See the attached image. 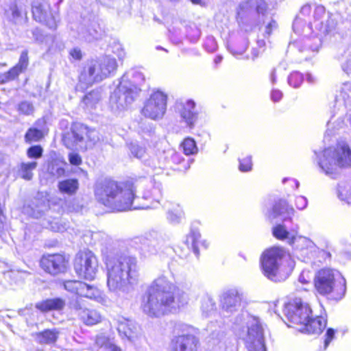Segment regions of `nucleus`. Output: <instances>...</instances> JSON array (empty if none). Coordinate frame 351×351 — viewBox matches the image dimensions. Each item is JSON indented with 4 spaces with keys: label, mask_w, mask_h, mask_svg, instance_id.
Wrapping results in <instances>:
<instances>
[{
    "label": "nucleus",
    "mask_w": 351,
    "mask_h": 351,
    "mask_svg": "<svg viewBox=\"0 0 351 351\" xmlns=\"http://www.w3.org/2000/svg\"><path fill=\"white\" fill-rule=\"evenodd\" d=\"M65 306V302L61 298L48 299L36 304V307L41 311L45 312L52 310H62Z\"/></svg>",
    "instance_id": "nucleus-27"
},
{
    "label": "nucleus",
    "mask_w": 351,
    "mask_h": 351,
    "mask_svg": "<svg viewBox=\"0 0 351 351\" xmlns=\"http://www.w3.org/2000/svg\"><path fill=\"white\" fill-rule=\"evenodd\" d=\"M267 23V25L265 27L263 35L267 37L271 34L273 29L277 27V23L271 18L268 19V21H263V23Z\"/></svg>",
    "instance_id": "nucleus-52"
},
{
    "label": "nucleus",
    "mask_w": 351,
    "mask_h": 351,
    "mask_svg": "<svg viewBox=\"0 0 351 351\" xmlns=\"http://www.w3.org/2000/svg\"><path fill=\"white\" fill-rule=\"evenodd\" d=\"M167 95L162 91L154 92L145 102L142 114L152 120L163 117L167 110Z\"/></svg>",
    "instance_id": "nucleus-13"
},
{
    "label": "nucleus",
    "mask_w": 351,
    "mask_h": 351,
    "mask_svg": "<svg viewBox=\"0 0 351 351\" xmlns=\"http://www.w3.org/2000/svg\"><path fill=\"white\" fill-rule=\"evenodd\" d=\"M101 99V94L99 90H93L83 98V103L90 109L95 108L96 105Z\"/></svg>",
    "instance_id": "nucleus-35"
},
{
    "label": "nucleus",
    "mask_w": 351,
    "mask_h": 351,
    "mask_svg": "<svg viewBox=\"0 0 351 351\" xmlns=\"http://www.w3.org/2000/svg\"><path fill=\"white\" fill-rule=\"evenodd\" d=\"M58 188L62 193L72 195L77 193L79 182L75 178L66 179L58 182Z\"/></svg>",
    "instance_id": "nucleus-30"
},
{
    "label": "nucleus",
    "mask_w": 351,
    "mask_h": 351,
    "mask_svg": "<svg viewBox=\"0 0 351 351\" xmlns=\"http://www.w3.org/2000/svg\"><path fill=\"white\" fill-rule=\"evenodd\" d=\"M78 311L80 319L87 326H93L101 322L102 316L99 312L95 309L82 308L79 304L74 306Z\"/></svg>",
    "instance_id": "nucleus-22"
},
{
    "label": "nucleus",
    "mask_w": 351,
    "mask_h": 351,
    "mask_svg": "<svg viewBox=\"0 0 351 351\" xmlns=\"http://www.w3.org/2000/svg\"><path fill=\"white\" fill-rule=\"evenodd\" d=\"M176 112L188 126L192 128L197 120L195 104L193 100L178 101L176 104Z\"/></svg>",
    "instance_id": "nucleus-21"
},
{
    "label": "nucleus",
    "mask_w": 351,
    "mask_h": 351,
    "mask_svg": "<svg viewBox=\"0 0 351 351\" xmlns=\"http://www.w3.org/2000/svg\"><path fill=\"white\" fill-rule=\"evenodd\" d=\"M314 287L319 295L332 300H339L346 294V281L339 271L323 268L315 275Z\"/></svg>",
    "instance_id": "nucleus-5"
},
{
    "label": "nucleus",
    "mask_w": 351,
    "mask_h": 351,
    "mask_svg": "<svg viewBox=\"0 0 351 351\" xmlns=\"http://www.w3.org/2000/svg\"><path fill=\"white\" fill-rule=\"evenodd\" d=\"M69 160L72 165L78 166L82 164V158L78 154L71 152L69 154Z\"/></svg>",
    "instance_id": "nucleus-55"
},
{
    "label": "nucleus",
    "mask_w": 351,
    "mask_h": 351,
    "mask_svg": "<svg viewBox=\"0 0 351 351\" xmlns=\"http://www.w3.org/2000/svg\"><path fill=\"white\" fill-rule=\"evenodd\" d=\"M128 74H125L119 86L114 90L110 97V106L114 113L126 110L137 97L139 89L134 84L127 85Z\"/></svg>",
    "instance_id": "nucleus-10"
},
{
    "label": "nucleus",
    "mask_w": 351,
    "mask_h": 351,
    "mask_svg": "<svg viewBox=\"0 0 351 351\" xmlns=\"http://www.w3.org/2000/svg\"><path fill=\"white\" fill-rule=\"evenodd\" d=\"M27 154L30 158H40L43 154V149L40 145L32 146L27 149Z\"/></svg>",
    "instance_id": "nucleus-50"
},
{
    "label": "nucleus",
    "mask_w": 351,
    "mask_h": 351,
    "mask_svg": "<svg viewBox=\"0 0 351 351\" xmlns=\"http://www.w3.org/2000/svg\"><path fill=\"white\" fill-rule=\"evenodd\" d=\"M43 132L36 128H29L25 134V139L26 142H37L43 138Z\"/></svg>",
    "instance_id": "nucleus-40"
},
{
    "label": "nucleus",
    "mask_w": 351,
    "mask_h": 351,
    "mask_svg": "<svg viewBox=\"0 0 351 351\" xmlns=\"http://www.w3.org/2000/svg\"><path fill=\"white\" fill-rule=\"evenodd\" d=\"M34 39L37 42H43V35L38 28H35L32 31Z\"/></svg>",
    "instance_id": "nucleus-59"
},
{
    "label": "nucleus",
    "mask_w": 351,
    "mask_h": 351,
    "mask_svg": "<svg viewBox=\"0 0 351 351\" xmlns=\"http://www.w3.org/2000/svg\"><path fill=\"white\" fill-rule=\"evenodd\" d=\"M239 169L242 172H247L252 169V162L251 156H247L239 160Z\"/></svg>",
    "instance_id": "nucleus-49"
},
{
    "label": "nucleus",
    "mask_w": 351,
    "mask_h": 351,
    "mask_svg": "<svg viewBox=\"0 0 351 351\" xmlns=\"http://www.w3.org/2000/svg\"><path fill=\"white\" fill-rule=\"evenodd\" d=\"M343 69L347 73L351 71V53L349 54L346 62L343 64Z\"/></svg>",
    "instance_id": "nucleus-60"
},
{
    "label": "nucleus",
    "mask_w": 351,
    "mask_h": 351,
    "mask_svg": "<svg viewBox=\"0 0 351 351\" xmlns=\"http://www.w3.org/2000/svg\"><path fill=\"white\" fill-rule=\"evenodd\" d=\"M74 269L80 277L89 280H93L98 269V261L95 255L88 250L79 252L75 258Z\"/></svg>",
    "instance_id": "nucleus-12"
},
{
    "label": "nucleus",
    "mask_w": 351,
    "mask_h": 351,
    "mask_svg": "<svg viewBox=\"0 0 351 351\" xmlns=\"http://www.w3.org/2000/svg\"><path fill=\"white\" fill-rule=\"evenodd\" d=\"M96 199L105 206L117 211L130 209L156 208L159 200L148 204H140V197H134V186L130 183H119L105 179L98 181L95 186Z\"/></svg>",
    "instance_id": "nucleus-2"
},
{
    "label": "nucleus",
    "mask_w": 351,
    "mask_h": 351,
    "mask_svg": "<svg viewBox=\"0 0 351 351\" xmlns=\"http://www.w3.org/2000/svg\"><path fill=\"white\" fill-rule=\"evenodd\" d=\"M129 149L131 155L134 157L143 160L148 166H155L154 162L148 159V154L145 147L136 143H132L129 145Z\"/></svg>",
    "instance_id": "nucleus-28"
},
{
    "label": "nucleus",
    "mask_w": 351,
    "mask_h": 351,
    "mask_svg": "<svg viewBox=\"0 0 351 351\" xmlns=\"http://www.w3.org/2000/svg\"><path fill=\"white\" fill-rule=\"evenodd\" d=\"M40 266L45 271L56 275L64 271L66 263L64 257L61 254H47L42 257Z\"/></svg>",
    "instance_id": "nucleus-19"
},
{
    "label": "nucleus",
    "mask_w": 351,
    "mask_h": 351,
    "mask_svg": "<svg viewBox=\"0 0 351 351\" xmlns=\"http://www.w3.org/2000/svg\"><path fill=\"white\" fill-rule=\"evenodd\" d=\"M201 238V234L199 231L193 230L190 234L187 236L186 243L189 246L191 245L194 251L197 252L198 244Z\"/></svg>",
    "instance_id": "nucleus-39"
},
{
    "label": "nucleus",
    "mask_w": 351,
    "mask_h": 351,
    "mask_svg": "<svg viewBox=\"0 0 351 351\" xmlns=\"http://www.w3.org/2000/svg\"><path fill=\"white\" fill-rule=\"evenodd\" d=\"M294 209L289 206L285 200L280 199L276 202L273 206L271 212L269 215V217L271 219H276L278 217H281L283 220V224H278L274 226L272 229V233L274 237L279 240L291 239L289 237V232L287 230V226L285 224L286 222L291 219V217L293 215Z\"/></svg>",
    "instance_id": "nucleus-11"
},
{
    "label": "nucleus",
    "mask_w": 351,
    "mask_h": 351,
    "mask_svg": "<svg viewBox=\"0 0 351 351\" xmlns=\"http://www.w3.org/2000/svg\"><path fill=\"white\" fill-rule=\"evenodd\" d=\"M282 97V93L280 90L273 89L271 93V99L274 102L279 101Z\"/></svg>",
    "instance_id": "nucleus-58"
},
{
    "label": "nucleus",
    "mask_w": 351,
    "mask_h": 351,
    "mask_svg": "<svg viewBox=\"0 0 351 351\" xmlns=\"http://www.w3.org/2000/svg\"><path fill=\"white\" fill-rule=\"evenodd\" d=\"M198 340L193 335H182L176 338V351H197Z\"/></svg>",
    "instance_id": "nucleus-23"
},
{
    "label": "nucleus",
    "mask_w": 351,
    "mask_h": 351,
    "mask_svg": "<svg viewBox=\"0 0 351 351\" xmlns=\"http://www.w3.org/2000/svg\"><path fill=\"white\" fill-rule=\"evenodd\" d=\"M245 342L248 351H267L263 330L257 319H254L249 325Z\"/></svg>",
    "instance_id": "nucleus-15"
},
{
    "label": "nucleus",
    "mask_w": 351,
    "mask_h": 351,
    "mask_svg": "<svg viewBox=\"0 0 351 351\" xmlns=\"http://www.w3.org/2000/svg\"><path fill=\"white\" fill-rule=\"evenodd\" d=\"M99 140L97 131L82 123H75L70 132L63 136L64 145L70 149L85 151Z\"/></svg>",
    "instance_id": "nucleus-9"
},
{
    "label": "nucleus",
    "mask_w": 351,
    "mask_h": 351,
    "mask_svg": "<svg viewBox=\"0 0 351 351\" xmlns=\"http://www.w3.org/2000/svg\"><path fill=\"white\" fill-rule=\"evenodd\" d=\"M136 243L139 244L138 250L142 256L149 258L159 253L164 252L165 246L161 241L149 240L147 238H137Z\"/></svg>",
    "instance_id": "nucleus-20"
},
{
    "label": "nucleus",
    "mask_w": 351,
    "mask_h": 351,
    "mask_svg": "<svg viewBox=\"0 0 351 351\" xmlns=\"http://www.w3.org/2000/svg\"><path fill=\"white\" fill-rule=\"evenodd\" d=\"M284 313L290 322L304 326L311 318L312 310L308 303L296 298L285 306Z\"/></svg>",
    "instance_id": "nucleus-14"
},
{
    "label": "nucleus",
    "mask_w": 351,
    "mask_h": 351,
    "mask_svg": "<svg viewBox=\"0 0 351 351\" xmlns=\"http://www.w3.org/2000/svg\"><path fill=\"white\" fill-rule=\"evenodd\" d=\"M183 152L186 155H192L197 152V147L195 141L191 138H186L181 145Z\"/></svg>",
    "instance_id": "nucleus-37"
},
{
    "label": "nucleus",
    "mask_w": 351,
    "mask_h": 351,
    "mask_svg": "<svg viewBox=\"0 0 351 351\" xmlns=\"http://www.w3.org/2000/svg\"><path fill=\"white\" fill-rule=\"evenodd\" d=\"M311 10V6L309 5H304L301 8L300 14L303 15V16L308 15V14H310Z\"/></svg>",
    "instance_id": "nucleus-63"
},
{
    "label": "nucleus",
    "mask_w": 351,
    "mask_h": 351,
    "mask_svg": "<svg viewBox=\"0 0 351 351\" xmlns=\"http://www.w3.org/2000/svg\"><path fill=\"white\" fill-rule=\"evenodd\" d=\"M303 80V75L300 73L293 72L289 75L288 78V83L290 86L294 88H298L300 86Z\"/></svg>",
    "instance_id": "nucleus-47"
},
{
    "label": "nucleus",
    "mask_w": 351,
    "mask_h": 351,
    "mask_svg": "<svg viewBox=\"0 0 351 351\" xmlns=\"http://www.w3.org/2000/svg\"><path fill=\"white\" fill-rule=\"evenodd\" d=\"M19 74L20 73L16 70V69L12 67L8 72L0 74V83L5 84L7 82L12 81L17 78Z\"/></svg>",
    "instance_id": "nucleus-45"
},
{
    "label": "nucleus",
    "mask_w": 351,
    "mask_h": 351,
    "mask_svg": "<svg viewBox=\"0 0 351 351\" xmlns=\"http://www.w3.org/2000/svg\"><path fill=\"white\" fill-rule=\"evenodd\" d=\"M80 296L93 300L99 303L104 304L106 302L105 295L99 289L84 282Z\"/></svg>",
    "instance_id": "nucleus-24"
},
{
    "label": "nucleus",
    "mask_w": 351,
    "mask_h": 351,
    "mask_svg": "<svg viewBox=\"0 0 351 351\" xmlns=\"http://www.w3.org/2000/svg\"><path fill=\"white\" fill-rule=\"evenodd\" d=\"M307 199L304 196H298L295 199V206L300 209H304L307 206Z\"/></svg>",
    "instance_id": "nucleus-56"
},
{
    "label": "nucleus",
    "mask_w": 351,
    "mask_h": 351,
    "mask_svg": "<svg viewBox=\"0 0 351 351\" xmlns=\"http://www.w3.org/2000/svg\"><path fill=\"white\" fill-rule=\"evenodd\" d=\"M285 256V252L280 247L265 251L261 259L264 276L276 282L285 281L290 275V271L285 269L282 265Z\"/></svg>",
    "instance_id": "nucleus-8"
},
{
    "label": "nucleus",
    "mask_w": 351,
    "mask_h": 351,
    "mask_svg": "<svg viewBox=\"0 0 351 351\" xmlns=\"http://www.w3.org/2000/svg\"><path fill=\"white\" fill-rule=\"evenodd\" d=\"M117 67L115 58L110 56L88 62L80 73L76 89L83 91L93 84L101 82L110 76Z\"/></svg>",
    "instance_id": "nucleus-6"
},
{
    "label": "nucleus",
    "mask_w": 351,
    "mask_h": 351,
    "mask_svg": "<svg viewBox=\"0 0 351 351\" xmlns=\"http://www.w3.org/2000/svg\"><path fill=\"white\" fill-rule=\"evenodd\" d=\"M58 332L56 329H47L34 335L35 341L40 344H50L57 340Z\"/></svg>",
    "instance_id": "nucleus-29"
},
{
    "label": "nucleus",
    "mask_w": 351,
    "mask_h": 351,
    "mask_svg": "<svg viewBox=\"0 0 351 351\" xmlns=\"http://www.w3.org/2000/svg\"><path fill=\"white\" fill-rule=\"evenodd\" d=\"M36 167V162H21L19 167V173L22 178L26 180H30L33 176L32 171L34 170Z\"/></svg>",
    "instance_id": "nucleus-32"
},
{
    "label": "nucleus",
    "mask_w": 351,
    "mask_h": 351,
    "mask_svg": "<svg viewBox=\"0 0 351 351\" xmlns=\"http://www.w3.org/2000/svg\"><path fill=\"white\" fill-rule=\"evenodd\" d=\"M113 53L117 56L119 60H123L125 58L126 53L123 46L119 44H114L113 46Z\"/></svg>",
    "instance_id": "nucleus-54"
},
{
    "label": "nucleus",
    "mask_w": 351,
    "mask_h": 351,
    "mask_svg": "<svg viewBox=\"0 0 351 351\" xmlns=\"http://www.w3.org/2000/svg\"><path fill=\"white\" fill-rule=\"evenodd\" d=\"M8 17L15 23L22 21V12L16 4H12L6 12Z\"/></svg>",
    "instance_id": "nucleus-38"
},
{
    "label": "nucleus",
    "mask_w": 351,
    "mask_h": 351,
    "mask_svg": "<svg viewBox=\"0 0 351 351\" xmlns=\"http://www.w3.org/2000/svg\"><path fill=\"white\" fill-rule=\"evenodd\" d=\"M317 155V164L326 175L332 176L340 168L351 167V149L347 144L325 149Z\"/></svg>",
    "instance_id": "nucleus-7"
},
{
    "label": "nucleus",
    "mask_w": 351,
    "mask_h": 351,
    "mask_svg": "<svg viewBox=\"0 0 351 351\" xmlns=\"http://www.w3.org/2000/svg\"><path fill=\"white\" fill-rule=\"evenodd\" d=\"M189 302V294L175 285L165 276L155 279L147 288L141 308L149 317H159L168 313H176Z\"/></svg>",
    "instance_id": "nucleus-1"
},
{
    "label": "nucleus",
    "mask_w": 351,
    "mask_h": 351,
    "mask_svg": "<svg viewBox=\"0 0 351 351\" xmlns=\"http://www.w3.org/2000/svg\"><path fill=\"white\" fill-rule=\"evenodd\" d=\"M63 285L69 292L80 295L82 286L84 287V282L79 280H66L63 282Z\"/></svg>",
    "instance_id": "nucleus-36"
},
{
    "label": "nucleus",
    "mask_w": 351,
    "mask_h": 351,
    "mask_svg": "<svg viewBox=\"0 0 351 351\" xmlns=\"http://www.w3.org/2000/svg\"><path fill=\"white\" fill-rule=\"evenodd\" d=\"M163 206L167 210V219L173 223H178L184 217V213L178 204L166 202Z\"/></svg>",
    "instance_id": "nucleus-26"
},
{
    "label": "nucleus",
    "mask_w": 351,
    "mask_h": 351,
    "mask_svg": "<svg viewBox=\"0 0 351 351\" xmlns=\"http://www.w3.org/2000/svg\"><path fill=\"white\" fill-rule=\"evenodd\" d=\"M64 165L62 161L53 160L48 165L47 171L52 176L60 178L65 173Z\"/></svg>",
    "instance_id": "nucleus-33"
},
{
    "label": "nucleus",
    "mask_w": 351,
    "mask_h": 351,
    "mask_svg": "<svg viewBox=\"0 0 351 351\" xmlns=\"http://www.w3.org/2000/svg\"><path fill=\"white\" fill-rule=\"evenodd\" d=\"M338 197L341 201L351 204V186L339 185L338 188Z\"/></svg>",
    "instance_id": "nucleus-42"
},
{
    "label": "nucleus",
    "mask_w": 351,
    "mask_h": 351,
    "mask_svg": "<svg viewBox=\"0 0 351 351\" xmlns=\"http://www.w3.org/2000/svg\"><path fill=\"white\" fill-rule=\"evenodd\" d=\"M95 343L98 346H99L101 348H105L108 350H109V346L113 345V343H111L109 341V339L104 335L97 336L96 338Z\"/></svg>",
    "instance_id": "nucleus-53"
},
{
    "label": "nucleus",
    "mask_w": 351,
    "mask_h": 351,
    "mask_svg": "<svg viewBox=\"0 0 351 351\" xmlns=\"http://www.w3.org/2000/svg\"><path fill=\"white\" fill-rule=\"evenodd\" d=\"M117 329L122 338H126L134 343L142 337L139 327L132 320L125 317H119L117 319Z\"/></svg>",
    "instance_id": "nucleus-18"
},
{
    "label": "nucleus",
    "mask_w": 351,
    "mask_h": 351,
    "mask_svg": "<svg viewBox=\"0 0 351 351\" xmlns=\"http://www.w3.org/2000/svg\"><path fill=\"white\" fill-rule=\"evenodd\" d=\"M351 98V84L344 83L341 87L339 93L335 97L337 102L346 105Z\"/></svg>",
    "instance_id": "nucleus-34"
},
{
    "label": "nucleus",
    "mask_w": 351,
    "mask_h": 351,
    "mask_svg": "<svg viewBox=\"0 0 351 351\" xmlns=\"http://www.w3.org/2000/svg\"><path fill=\"white\" fill-rule=\"evenodd\" d=\"M29 64V58L27 55V51H23L18 64L14 66V69L19 73H23L25 71Z\"/></svg>",
    "instance_id": "nucleus-43"
},
{
    "label": "nucleus",
    "mask_w": 351,
    "mask_h": 351,
    "mask_svg": "<svg viewBox=\"0 0 351 351\" xmlns=\"http://www.w3.org/2000/svg\"><path fill=\"white\" fill-rule=\"evenodd\" d=\"M107 285L112 291H125L137 282L139 269L137 260L131 256H106Z\"/></svg>",
    "instance_id": "nucleus-4"
},
{
    "label": "nucleus",
    "mask_w": 351,
    "mask_h": 351,
    "mask_svg": "<svg viewBox=\"0 0 351 351\" xmlns=\"http://www.w3.org/2000/svg\"><path fill=\"white\" fill-rule=\"evenodd\" d=\"M71 56L75 60H80L82 57V52L79 49H73L70 51Z\"/></svg>",
    "instance_id": "nucleus-61"
},
{
    "label": "nucleus",
    "mask_w": 351,
    "mask_h": 351,
    "mask_svg": "<svg viewBox=\"0 0 351 351\" xmlns=\"http://www.w3.org/2000/svg\"><path fill=\"white\" fill-rule=\"evenodd\" d=\"M32 15L36 21L45 24L50 29H55L57 27L56 19L51 14L49 4L46 0L33 1Z\"/></svg>",
    "instance_id": "nucleus-16"
},
{
    "label": "nucleus",
    "mask_w": 351,
    "mask_h": 351,
    "mask_svg": "<svg viewBox=\"0 0 351 351\" xmlns=\"http://www.w3.org/2000/svg\"><path fill=\"white\" fill-rule=\"evenodd\" d=\"M18 111L24 115H31L34 111L33 104L27 101H23L19 104Z\"/></svg>",
    "instance_id": "nucleus-46"
},
{
    "label": "nucleus",
    "mask_w": 351,
    "mask_h": 351,
    "mask_svg": "<svg viewBox=\"0 0 351 351\" xmlns=\"http://www.w3.org/2000/svg\"><path fill=\"white\" fill-rule=\"evenodd\" d=\"M82 209V206L76 199H72L65 202L63 210L68 213H78Z\"/></svg>",
    "instance_id": "nucleus-41"
},
{
    "label": "nucleus",
    "mask_w": 351,
    "mask_h": 351,
    "mask_svg": "<svg viewBox=\"0 0 351 351\" xmlns=\"http://www.w3.org/2000/svg\"><path fill=\"white\" fill-rule=\"evenodd\" d=\"M246 49H247V46H246V45H245V46L243 47V49H240V50H234V51H232L231 52H232V53L234 56H238V55H241V54H243V53L245 52V51L246 50Z\"/></svg>",
    "instance_id": "nucleus-64"
},
{
    "label": "nucleus",
    "mask_w": 351,
    "mask_h": 351,
    "mask_svg": "<svg viewBox=\"0 0 351 351\" xmlns=\"http://www.w3.org/2000/svg\"><path fill=\"white\" fill-rule=\"evenodd\" d=\"M92 239L94 241V244L96 245L97 242L101 245L108 243L110 241L108 237L102 232H95L92 234Z\"/></svg>",
    "instance_id": "nucleus-51"
},
{
    "label": "nucleus",
    "mask_w": 351,
    "mask_h": 351,
    "mask_svg": "<svg viewBox=\"0 0 351 351\" xmlns=\"http://www.w3.org/2000/svg\"><path fill=\"white\" fill-rule=\"evenodd\" d=\"M289 243L295 246L296 249L302 250L305 248H312L314 243L309 239L304 237H291L289 239Z\"/></svg>",
    "instance_id": "nucleus-31"
},
{
    "label": "nucleus",
    "mask_w": 351,
    "mask_h": 351,
    "mask_svg": "<svg viewBox=\"0 0 351 351\" xmlns=\"http://www.w3.org/2000/svg\"><path fill=\"white\" fill-rule=\"evenodd\" d=\"M305 330L310 334H320L326 326V319L322 316L313 317L311 315L308 323L304 325Z\"/></svg>",
    "instance_id": "nucleus-25"
},
{
    "label": "nucleus",
    "mask_w": 351,
    "mask_h": 351,
    "mask_svg": "<svg viewBox=\"0 0 351 351\" xmlns=\"http://www.w3.org/2000/svg\"><path fill=\"white\" fill-rule=\"evenodd\" d=\"M250 5L252 8H254L259 14L263 16L267 13V4L264 0H250Z\"/></svg>",
    "instance_id": "nucleus-44"
},
{
    "label": "nucleus",
    "mask_w": 351,
    "mask_h": 351,
    "mask_svg": "<svg viewBox=\"0 0 351 351\" xmlns=\"http://www.w3.org/2000/svg\"><path fill=\"white\" fill-rule=\"evenodd\" d=\"M298 282H300L302 285H310V280L308 278H306L304 276V273H302L299 278H298Z\"/></svg>",
    "instance_id": "nucleus-62"
},
{
    "label": "nucleus",
    "mask_w": 351,
    "mask_h": 351,
    "mask_svg": "<svg viewBox=\"0 0 351 351\" xmlns=\"http://www.w3.org/2000/svg\"><path fill=\"white\" fill-rule=\"evenodd\" d=\"M215 308V302L213 299L208 295L203 297L202 300L201 308L205 313L213 311Z\"/></svg>",
    "instance_id": "nucleus-48"
},
{
    "label": "nucleus",
    "mask_w": 351,
    "mask_h": 351,
    "mask_svg": "<svg viewBox=\"0 0 351 351\" xmlns=\"http://www.w3.org/2000/svg\"><path fill=\"white\" fill-rule=\"evenodd\" d=\"M313 22L306 25V22L300 16L293 23V29L295 34H302L299 40L291 43L299 47L300 51L311 50L317 52L322 44V36L335 31L337 21L335 16L326 13L324 7L317 5L314 10Z\"/></svg>",
    "instance_id": "nucleus-3"
},
{
    "label": "nucleus",
    "mask_w": 351,
    "mask_h": 351,
    "mask_svg": "<svg viewBox=\"0 0 351 351\" xmlns=\"http://www.w3.org/2000/svg\"><path fill=\"white\" fill-rule=\"evenodd\" d=\"M245 303L243 293L237 289H230L224 292L221 298L222 309L227 313L239 311Z\"/></svg>",
    "instance_id": "nucleus-17"
},
{
    "label": "nucleus",
    "mask_w": 351,
    "mask_h": 351,
    "mask_svg": "<svg viewBox=\"0 0 351 351\" xmlns=\"http://www.w3.org/2000/svg\"><path fill=\"white\" fill-rule=\"evenodd\" d=\"M335 331L332 328H328L326 331V339L324 340V349L328 346L330 342L334 338Z\"/></svg>",
    "instance_id": "nucleus-57"
}]
</instances>
